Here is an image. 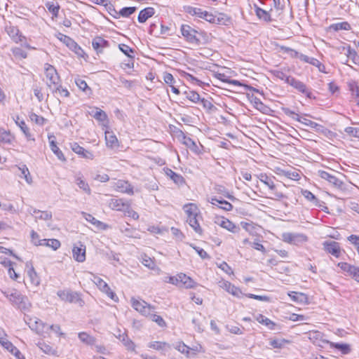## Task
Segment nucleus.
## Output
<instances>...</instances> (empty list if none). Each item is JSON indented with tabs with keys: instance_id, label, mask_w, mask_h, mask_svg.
Instances as JSON below:
<instances>
[{
	"instance_id": "obj_1",
	"label": "nucleus",
	"mask_w": 359,
	"mask_h": 359,
	"mask_svg": "<svg viewBox=\"0 0 359 359\" xmlns=\"http://www.w3.org/2000/svg\"><path fill=\"white\" fill-rule=\"evenodd\" d=\"M1 293L8 299L11 304L22 311L29 309L31 304L26 296L22 295L15 289L1 290Z\"/></svg>"
},
{
	"instance_id": "obj_2",
	"label": "nucleus",
	"mask_w": 359,
	"mask_h": 359,
	"mask_svg": "<svg viewBox=\"0 0 359 359\" xmlns=\"http://www.w3.org/2000/svg\"><path fill=\"white\" fill-rule=\"evenodd\" d=\"M24 320L29 328L37 334L44 336L45 334H48V324L43 323L39 318L34 316H25Z\"/></svg>"
},
{
	"instance_id": "obj_3",
	"label": "nucleus",
	"mask_w": 359,
	"mask_h": 359,
	"mask_svg": "<svg viewBox=\"0 0 359 359\" xmlns=\"http://www.w3.org/2000/svg\"><path fill=\"white\" fill-rule=\"evenodd\" d=\"M132 307L144 316H149L151 312H155V306H152L144 300L137 299L132 297L130 299Z\"/></svg>"
},
{
	"instance_id": "obj_4",
	"label": "nucleus",
	"mask_w": 359,
	"mask_h": 359,
	"mask_svg": "<svg viewBox=\"0 0 359 359\" xmlns=\"http://www.w3.org/2000/svg\"><path fill=\"white\" fill-rule=\"evenodd\" d=\"M180 32L185 40L193 45L199 46L201 40L197 36L198 32L189 25H182Z\"/></svg>"
},
{
	"instance_id": "obj_5",
	"label": "nucleus",
	"mask_w": 359,
	"mask_h": 359,
	"mask_svg": "<svg viewBox=\"0 0 359 359\" xmlns=\"http://www.w3.org/2000/svg\"><path fill=\"white\" fill-rule=\"evenodd\" d=\"M89 273L93 277V278H91L93 282L102 292L107 294V295L112 300L115 302L118 301V299L116 294L110 289L109 286L104 280L93 273L90 272Z\"/></svg>"
},
{
	"instance_id": "obj_6",
	"label": "nucleus",
	"mask_w": 359,
	"mask_h": 359,
	"mask_svg": "<svg viewBox=\"0 0 359 359\" xmlns=\"http://www.w3.org/2000/svg\"><path fill=\"white\" fill-rule=\"evenodd\" d=\"M57 294L63 301H67L70 303H76L81 306L84 304V302L81 298L79 294L76 292L59 290Z\"/></svg>"
},
{
	"instance_id": "obj_7",
	"label": "nucleus",
	"mask_w": 359,
	"mask_h": 359,
	"mask_svg": "<svg viewBox=\"0 0 359 359\" xmlns=\"http://www.w3.org/2000/svg\"><path fill=\"white\" fill-rule=\"evenodd\" d=\"M283 241L290 244L299 245L308 241V237L304 233H284L282 235Z\"/></svg>"
},
{
	"instance_id": "obj_8",
	"label": "nucleus",
	"mask_w": 359,
	"mask_h": 359,
	"mask_svg": "<svg viewBox=\"0 0 359 359\" xmlns=\"http://www.w3.org/2000/svg\"><path fill=\"white\" fill-rule=\"evenodd\" d=\"M45 74L47 79L46 83L50 88H51V87L53 86L57 85L59 83L60 77L55 68L53 66L48 63L45 64Z\"/></svg>"
},
{
	"instance_id": "obj_9",
	"label": "nucleus",
	"mask_w": 359,
	"mask_h": 359,
	"mask_svg": "<svg viewBox=\"0 0 359 359\" xmlns=\"http://www.w3.org/2000/svg\"><path fill=\"white\" fill-rule=\"evenodd\" d=\"M176 136L177 139L183 144L187 147L191 151L197 154L201 153L200 149L198 146L196 144V142L194 141L191 138L187 137L183 131H177Z\"/></svg>"
},
{
	"instance_id": "obj_10",
	"label": "nucleus",
	"mask_w": 359,
	"mask_h": 359,
	"mask_svg": "<svg viewBox=\"0 0 359 359\" xmlns=\"http://www.w3.org/2000/svg\"><path fill=\"white\" fill-rule=\"evenodd\" d=\"M109 207L113 210L126 213V211H128L130 207V204L128 201L123 198H111L109 202Z\"/></svg>"
},
{
	"instance_id": "obj_11",
	"label": "nucleus",
	"mask_w": 359,
	"mask_h": 359,
	"mask_svg": "<svg viewBox=\"0 0 359 359\" xmlns=\"http://www.w3.org/2000/svg\"><path fill=\"white\" fill-rule=\"evenodd\" d=\"M287 84L290 85L302 93L305 94L307 97H312V93L307 88L306 86L303 82L296 79L295 78L292 77L291 79H287Z\"/></svg>"
},
{
	"instance_id": "obj_12",
	"label": "nucleus",
	"mask_w": 359,
	"mask_h": 359,
	"mask_svg": "<svg viewBox=\"0 0 359 359\" xmlns=\"http://www.w3.org/2000/svg\"><path fill=\"white\" fill-rule=\"evenodd\" d=\"M74 259L79 262H83L86 260V245L81 242L74 245L72 249Z\"/></svg>"
},
{
	"instance_id": "obj_13",
	"label": "nucleus",
	"mask_w": 359,
	"mask_h": 359,
	"mask_svg": "<svg viewBox=\"0 0 359 359\" xmlns=\"http://www.w3.org/2000/svg\"><path fill=\"white\" fill-rule=\"evenodd\" d=\"M6 32L15 43L22 42L26 39L25 36L20 33L18 27L11 25H7Z\"/></svg>"
},
{
	"instance_id": "obj_14",
	"label": "nucleus",
	"mask_w": 359,
	"mask_h": 359,
	"mask_svg": "<svg viewBox=\"0 0 359 359\" xmlns=\"http://www.w3.org/2000/svg\"><path fill=\"white\" fill-rule=\"evenodd\" d=\"M113 187L116 191L123 194L128 195H133L134 194L133 187L128 181L118 180L114 183Z\"/></svg>"
},
{
	"instance_id": "obj_15",
	"label": "nucleus",
	"mask_w": 359,
	"mask_h": 359,
	"mask_svg": "<svg viewBox=\"0 0 359 359\" xmlns=\"http://www.w3.org/2000/svg\"><path fill=\"white\" fill-rule=\"evenodd\" d=\"M215 223L232 233H236L239 230V228L236 226L232 222L224 217H216L215 219Z\"/></svg>"
},
{
	"instance_id": "obj_16",
	"label": "nucleus",
	"mask_w": 359,
	"mask_h": 359,
	"mask_svg": "<svg viewBox=\"0 0 359 359\" xmlns=\"http://www.w3.org/2000/svg\"><path fill=\"white\" fill-rule=\"evenodd\" d=\"M71 149L74 153L79 155L82 158L90 160H93L94 158V155L91 151L85 149L83 147H81L77 142L71 143Z\"/></svg>"
},
{
	"instance_id": "obj_17",
	"label": "nucleus",
	"mask_w": 359,
	"mask_h": 359,
	"mask_svg": "<svg viewBox=\"0 0 359 359\" xmlns=\"http://www.w3.org/2000/svg\"><path fill=\"white\" fill-rule=\"evenodd\" d=\"M92 46L97 53L99 54L102 53L104 48L109 46V43L100 36H96L92 41Z\"/></svg>"
},
{
	"instance_id": "obj_18",
	"label": "nucleus",
	"mask_w": 359,
	"mask_h": 359,
	"mask_svg": "<svg viewBox=\"0 0 359 359\" xmlns=\"http://www.w3.org/2000/svg\"><path fill=\"white\" fill-rule=\"evenodd\" d=\"M219 287L222 289L225 290L229 293L231 294L232 295L240 297L242 294L241 290L236 287L235 285H232L230 282L226 280H222L219 283Z\"/></svg>"
},
{
	"instance_id": "obj_19",
	"label": "nucleus",
	"mask_w": 359,
	"mask_h": 359,
	"mask_svg": "<svg viewBox=\"0 0 359 359\" xmlns=\"http://www.w3.org/2000/svg\"><path fill=\"white\" fill-rule=\"evenodd\" d=\"M179 278V287H183L187 289L189 288H194L197 283L191 279L189 276H187L186 274L183 273H180L178 274Z\"/></svg>"
},
{
	"instance_id": "obj_20",
	"label": "nucleus",
	"mask_w": 359,
	"mask_h": 359,
	"mask_svg": "<svg viewBox=\"0 0 359 359\" xmlns=\"http://www.w3.org/2000/svg\"><path fill=\"white\" fill-rule=\"evenodd\" d=\"M26 266L28 268L27 273L30 283L34 286H38L40 284V278L35 271L32 263L27 262L26 264Z\"/></svg>"
},
{
	"instance_id": "obj_21",
	"label": "nucleus",
	"mask_w": 359,
	"mask_h": 359,
	"mask_svg": "<svg viewBox=\"0 0 359 359\" xmlns=\"http://www.w3.org/2000/svg\"><path fill=\"white\" fill-rule=\"evenodd\" d=\"M15 136L9 130L0 128V143L11 145L15 142Z\"/></svg>"
},
{
	"instance_id": "obj_22",
	"label": "nucleus",
	"mask_w": 359,
	"mask_h": 359,
	"mask_svg": "<svg viewBox=\"0 0 359 359\" xmlns=\"http://www.w3.org/2000/svg\"><path fill=\"white\" fill-rule=\"evenodd\" d=\"M105 141L107 147L111 149H115L119 146L118 140L112 131H105Z\"/></svg>"
},
{
	"instance_id": "obj_23",
	"label": "nucleus",
	"mask_w": 359,
	"mask_h": 359,
	"mask_svg": "<svg viewBox=\"0 0 359 359\" xmlns=\"http://www.w3.org/2000/svg\"><path fill=\"white\" fill-rule=\"evenodd\" d=\"M287 294L294 302L301 304L308 303L307 295L304 293L292 291L288 292Z\"/></svg>"
},
{
	"instance_id": "obj_24",
	"label": "nucleus",
	"mask_w": 359,
	"mask_h": 359,
	"mask_svg": "<svg viewBox=\"0 0 359 359\" xmlns=\"http://www.w3.org/2000/svg\"><path fill=\"white\" fill-rule=\"evenodd\" d=\"M301 193L308 201L311 202L316 207H321L322 204L324 203L323 201L318 199L313 193L307 189H302Z\"/></svg>"
},
{
	"instance_id": "obj_25",
	"label": "nucleus",
	"mask_w": 359,
	"mask_h": 359,
	"mask_svg": "<svg viewBox=\"0 0 359 359\" xmlns=\"http://www.w3.org/2000/svg\"><path fill=\"white\" fill-rule=\"evenodd\" d=\"M155 13V10L152 7H147L142 11H140L137 20L139 22L144 23L149 18L152 17Z\"/></svg>"
},
{
	"instance_id": "obj_26",
	"label": "nucleus",
	"mask_w": 359,
	"mask_h": 359,
	"mask_svg": "<svg viewBox=\"0 0 359 359\" xmlns=\"http://www.w3.org/2000/svg\"><path fill=\"white\" fill-rule=\"evenodd\" d=\"M318 175L322 179L327 180L329 183L332 184L334 187L340 182V180H339L337 177H335L334 175H333L325 170H318Z\"/></svg>"
},
{
	"instance_id": "obj_27",
	"label": "nucleus",
	"mask_w": 359,
	"mask_h": 359,
	"mask_svg": "<svg viewBox=\"0 0 359 359\" xmlns=\"http://www.w3.org/2000/svg\"><path fill=\"white\" fill-rule=\"evenodd\" d=\"M255 12L256 13V15L259 18L262 19L266 22H271V15L269 13L270 11H272V8L271 7L269 11L264 10L261 8H259L257 5H254Z\"/></svg>"
},
{
	"instance_id": "obj_28",
	"label": "nucleus",
	"mask_w": 359,
	"mask_h": 359,
	"mask_svg": "<svg viewBox=\"0 0 359 359\" xmlns=\"http://www.w3.org/2000/svg\"><path fill=\"white\" fill-rule=\"evenodd\" d=\"M15 122L16 125L20 127L27 140H34V138L32 137V135L29 132V128L23 120H20V117L18 116L15 119Z\"/></svg>"
},
{
	"instance_id": "obj_29",
	"label": "nucleus",
	"mask_w": 359,
	"mask_h": 359,
	"mask_svg": "<svg viewBox=\"0 0 359 359\" xmlns=\"http://www.w3.org/2000/svg\"><path fill=\"white\" fill-rule=\"evenodd\" d=\"M165 175L169 177L176 184L182 185L184 183V177L174 171H172L170 168L164 169Z\"/></svg>"
},
{
	"instance_id": "obj_30",
	"label": "nucleus",
	"mask_w": 359,
	"mask_h": 359,
	"mask_svg": "<svg viewBox=\"0 0 359 359\" xmlns=\"http://www.w3.org/2000/svg\"><path fill=\"white\" fill-rule=\"evenodd\" d=\"M55 138L54 136H49L48 139L50 141V147L51 151L57 156L58 159H60L62 161H65L66 158L62 152V151L59 149V147L57 146L55 141L53 140Z\"/></svg>"
},
{
	"instance_id": "obj_31",
	"label": "nucleus",
	"mask_w": 359,
	"mask_h": 359,
	"mask_svg": "<svg viewBox=\"0 0 359 359\" xmlns=\"http://www.w3.org/2000/svg\"><path fill=\"white\" fill-rule=\"evenodd\" d=\"M17 167L18 170L20 172L19 177L24 178L28 184H32L33 182L32 177L27 165L22 164Z\"/></svg>"
},
{
	"instance_id": "obj_32",
	"label": "nucleus",
	"mask_w": 359,
	"mask_h": 359,
	"mask_svg": "<svg viewBox=\"0 0 359 359\" xmlns=\"http://www.w3.org/2000/svg\"><path fill=\"white\" fill-rule=\"evenodd\" d=\"M39 245L41 246L48 247V248L53 249V250H57L61 246V243H60V241H58L57 239H55V238L41 239L40 241Z\"/></svg>"
},
{
	"instance_id": "obj_33",
	"label": "nucleus",
	"mask_w": 359,
	"mask_h": 359,
	"mask_svg": "<svg viewBox=\"0 0 359 359\" xmlns=\"http://www.w3.org/2000/svg\"><path fill=\"white\" fill-rule=\"evenodd\" d=\"M325 250L332 255L335 256L336 257H339L340 255V248L339 243L335 241H332L330 243H325Z\"/></svg>"
},
{
	"instance_id": "obj_34",
	"label": "nucleus",
	"mask_w": 359,
	"mask_h": 359,
	"mask_svg": "<svg viewBox=\"0 0 359 359\" xmlns=\"http://www.w3.org/2000/svg\"><path fill=\"white\" fill-rule=\"evenodd\" d=\"M198 217L199 213H197L196 215H193L192 217L191 216L187 218V222L196 233L201 234L202 229L198 223Z\"/></svg>"
},
{
	"instance_id": "obj_35",
	"label": "nucleus",
	"mask_w": 359,
	"mask_h": 359,
	"mask_svg": "<svg viewBox=\"0 0 359 359\" xmlns=\"http://www.w3.org/2000/svg\"><path fill=\"white\" fill-rule=\"evenodd\" d=\"M210 202L213 205H217V204H220L221 206L219 208L226 211H230L233 208V205L230 203L222 199H218L216 197L212 198Z\"/></svg>"
},
{
	"instance_id": "obj_36",
	"label": "nucleus",
	"mask_w": 359,
	"mask_h": 359,
	"mask_svg": "<svg viewBox=\"0 0 359 359\" xmlns=\"http://www.w3.org/2000/svg\"><path fill=\"white\" fill-rule=\"evenodd\" d=\"M304 62L306 63L311 64L313 66L316 67L319 72L323 73H326L325 71V67L323 64H322L318 59L315 57H303Z\"/></svg>"
},
{
	"instance_id": "obj_37",
	"label": "nucleus",
	"mask_w": 359,
	"mask_h": 359,
	"mask_svg": "<svg viewBox=\"0 0 359 359\" xmlns=\"http://www.w3.org/2000/svg\"><path fill=\"white\" fill-rule=\"evenodd\" d=\"M280 175L285 176L290 180H299L300 179L299 173L294 170H282L278 169L277 172Z\"/></svg>"
},
{
	"instance_id": "obj_38",
	"label": "nucleus",
	"mask_w": 359,
	"mask_h": 359,
	"mask_svg": "<svg viewBox=\"0 0 359 359\" xmlns=\"http://www.w3.org/2000/svg\"><path fill=\"white\" fill-rule=\"evenodd\" d=\"M136 9V7H124L118 12L115 10V8H113V11H114L116 15H114V18H118L119 16L128 18L130 15L135 12Z\"/></svg>"
},
{
	"instance_id": "obj_39",
	"label": "nucleus",
	"mask_w": 359,
	"mask_h": 359,
	"mask_svg": "<svg viewBox=\"0 0 359 359\" xmlns=\"http://www.w3.org/2000/svg\"><path fill=\"white\" fill-rule=\"evenodd\" d=\"M56 36L60 41H62L71 49L76 48L77 46V43L72 39H71L69 36L67 35H65L62 33H58L56 35Z\"/></svg>"
},
{
	"instance_id": "obj_40",
	"label": "nucleus",
	"mask_w": 359,
	"mask_h": 359,
	"mask_svg": "<svg viewBox=\"0 0 359 359\" xmlns=\"http://www.w3.org/2000/svg\"><path fill=\"white\" fill-rule=\"evenodd\" d=\"M120 341L123 343L127 350L130 351H135V343L128 338V334L126 332L122 333V338H120Z\"/></svg>"
},
{
	"instance_id": "obj_41",
	"label": "nucleus",
	"mask_w": 359,
	"mask_h": 359,
	"mask_svg": "<svg viewBox=\"0 0 359 359\" xmlns=\"http://www.w3.org/2000/svg\"><path fill=\"white\" fill-rule=\"evenodd\" d=\"M183 210H184L187 218L189 217H192L193 215H196L197 213H199V210L196 205L194 203H188L183 206Z\"/></svg>"
},
{
	"instance_id": "obj_42",
	"label": "nucleus",
	"mask_w": 359,
	"mask_h": 359,
	"mask_svg": "<svg viewBox=\"0 0 359 359\" xmlns=\"http://www.w3.org/2000/svg\"><path fill=\"white\" fill-rule=\"evenodd\" d=\"M29 212L33 214H38V215L35 216L36 219H41V220H50L52 219V213L48 211H40L36 209H33V212L29 210Z\"/></svg>"
},
{
	"instance_id": "obj_43",
	"label": "nucleus",
	"mask_w": 359,
	"mask_h": 359,
	"mask_svg": "<svg viewBox=\"0 0 359 359\" xmlns=\"http://www.w3.org/2000/svg\"><path fill=\"white\" fill-rule=\"evenodd\" d=\"M50 89L53 94H59L61 97H69L70 93L68 90L67 88H62V86L60 85L59 83L57 85L53 86Z\"/></svg>"
},
{
	"instance_id": "obj_44",
	"label": "nucleus",
	"mask_w": 359,
	"mask_h": 359,
	"mask_svg": "<svg viewBox=\"0 0 359 359\" xmlns=\"http://www.w3.org/2000/svg\"><path fill=\"white\" fill-rule=\"evenodd\" d=\"M78 337L79 339L86 345H93L96 341L95 337L84 332H79Z\"/></svg>"
},
{
	"instance_id": "obj_45",
	"label": "nucleus",
	"mask_w": 359,
	"mask_h": 359,
	"mask_svg": "<svg viewBox=\"0 0 359 359\" xmlns=\"http://www.w3.org/2000/svg\"><path fill=\"white\" fill-rule=\"evenodd\" d=\"M259 180L264 183L265 185H266L270 190L273 191L276 189V185L274 184V182L273 179L266 174H260L259 176Z\"/></svg>"
},
{
	"instance_id": "obj_46",
	"label": "nucleus",
	"mask_w": 359,
	"mask_h": 359,
	"mask_svg": "<svg viewBox=\"0 0 359 359\" xmlns=\"http://www.w3.org/2000/svg\"><path fill=\"white\" fill-rule=\"evenodd\" d=\"M330 29L338 32L339 30H350L351 29V25L348 22H341L332 24L330 26Z\"/></svg>"
},
{
	"instance_id": "obj_47",
	"label": "nucleus",
	"mask_w": 359,
	"mask_h": 359,
	"mask_svg": "<svg viewBox=\"0 0 359 359\" xmlns=\"http://www.w3.org/2000/svg\"><path fill=\"white\" fill-rule=\"evenodd\" d=\"M295 120L313 129L319 130V128L321 127L320 124L302 116H297V117L295 118Z\"/></svg>"
},
{
	"instance_id": "obj_48",
	"label": "nucleus",
	"mask_w": 359,
	"mask_h": 359,
	"mask_svg": "<svg viewBox=\"0 0 359 359\" xmlns=\"http://www.w3.org/2000/svg\"><path fill=\"white\" fill-rule=\"evenodd\" d=\"M148 347L157 351H160L166 348H170V345L164 341H151L148 344Z\"/></svg>"
},
{
	"instance_id": "obj_49",
	"label": "nucleus",
	"mask_w": 359,
	"mask_h": 359,
	"mask_svg": "<svg viewBox=\"0 0 359 359\" xmlns=\"http://www.w3.org/2000/svg\"><path fill=\"white\" fill-rule=\"evenodd\" d=\"M185 11L191 15H196L198 18L203 19L205 11H203L200 8L187 6V8H185Z\"/></svg>"
},
{
	"instance_id": "obj_50",
	"label": "nucleus",
	"mask_w": 359,
	"mask_h": 359,
	"mask_svg": "<svg viewBox=\"0 0 359 359\" xmlns=\"http://www.w3.org/2000/svg\"><path fill=\"white\" fill-rule=\"evenodd\" d=\"M206 21L213 23V24H219L223 19V18H220L219 17H217L208 11H205V14L203 15V18Z\"/></svg>"
},
{
	"instance_id": "obj_51",
	"label": "nucleus",
	"mask_w": 359,
	"mask_h": 359,
	"mask_svg": "<svg viewBox=\"0 0 359 359\" xmlns=\"http://www.w3.org/2000/svg\"><path fill=\"white\" fill-rule=\"evenodd\" d=\"M75 83L82 91L86 92L87 94L91 93V89L88 87L87 83L84 80L77 78L75 79Z\"/></svg>"
},
{
	"instance_id": "obj_52",
	"label": "nucleus",
	"mask_w": 359,
	"mask_h": 359,
	"mask_svg": "<svg viewBox=\"0 0 359 359\" xmlns=\"http://www.w3.org/2000/svg\"><path fill=\"white\" fill-rule=\"evenodd\" d=\"M346 55L348 57L351 58L353 62L355 65H359V56L354 49L351 48L350 46H348Z\"/></svg>"
},
{
	"instance_id": "obj_53",
	"label": "nucleus",
	"mask_w": 359,
	"mask_h": 359,
	"mask_svg": "<svg viewBox=\"0 0 359 359\" xmlns=\"http://www.w3.org/2000/svg\"><path fill=\"white\" fill-rule=\"evenodd\" d=\"M91 114L96 120L99 121H104L107 118L106 113L98 108H95V111H93Z\"/></svg>"
},
{
	"instance_id": "obj_54",
	"label": "nucleus",
	"mask_w": 359,
	"mask_h": 359,
	"mask_svg": "<svg viewBox=\"0 0 359 359\" xmlns=\"http://www.w3.org/2000/svg\"><path fill=\"white\" fill-rule=\"evenodd\" d=\"M29 117L32 122H34L36 124L39 126H43L46 122V119L45 118L41 116H39L34 112H31Z\"/></svg>"
},
{
	"instance_id": "obj_55",
	"label": "nucleus",
	"mask_w": 359,
	"mask_h": 359,
	"mask_svg": "<svg viewBox=\"0 0 359 359\" xmlns=\"http://www.w3.org/2000/svg\"><path fill=\"white\" fill-rule=\"evenodd\" d=\"M81 215L83 216V217L88 222H90L91 224H93V225L99 227L101 225L103 224V223L99 220H97V219H95L92 215L90 214H88V213H86L85 212H81Z\"/></svg>"
},
{
	"instance_id": "obj_56",
	"label": "nucleus",
	"mask_w": 359,
	"mask_h": 359,
	"mask_svg": "<svg viewBox=\"0 0 359 359\" xmlns=\"http://www.w3.org/2000/svg\"><path fill=\"white\" fill-rule=\"evenodd\" d=\"M184 95L189 100L194 103L198 102L201 100L199 94L195 91H185L184 92Z\"/></svg>"
},
{
	"instance_id": "obj_57",
	"label": "nucleus",
	"mask_w": 359,
	"mask_h": 359,
	"mask_svg": "<svg viewBox=\"0 0 359 359\" xmlns=\"http://www.w3.org/2000/svg\"><path fill=\"white\" fill-rule=\"evenodd\" d=\"M76 183L78 185V187L82 189L85 193L88 194V195L90 194L91 190L90 189V187L87 182H86L83 180H82L81 177H78L76 180Z\"/></svg>"
},
{
	"instance_id": "obj_58",
	"label": "nucleus",
	"mask_w": 359,
	"mask_h": 359,
	"mask_svg": "<svg viewBox=\"0 0 359 359\" xmlns=\"http://www.w3.org/2000/svg\"><path fill=\"white\" fill-rule=\"evenodd\" d=\"M142 264L149 269H154L156 267L154 261L146 255L142 256Z\"/></svg>"
},
{
	"instance_id": "obj_59",
	"label": "nucleus",
	"mask_w": 359,
	"mask_h": 359,
	"mask_svg": "<svg viewBox=\"0 0 359 359\" xmlns=\"http://www.w3.org/2000/svg\"><path fill=\"white\" fill-rule=\"evenodd\" d=\"M285 52L288 53L290 57L293 58H299L300 60L304 62L303 57H307V55H304L302 53H300L297 52V50L292 49L290 48H285Z\"/></svg>"
},
{
	"instance_id": "obj_60",
	"label": "nucleus",
	"mask_w": 359,
	"mask_h": 359,
	"mask_svg": "<svg viewBox=\"0 0 359 359\" xmlns=\"http://www.w3.org/2000/svg\"><path fill=\"white\" fill-rule=\"evenodd\" d=\"M152 321L156 323L160 327H165L166 323L163 318L158 315L154 313V312H151V314H149V316Z\"/></svg>"
},
{
	"instance_id": "obj_61",
	"label": "nucleus",
	"mask_w": 359,
	"mask_h": 359,
	"mask_svg": "<svg viewBox=\"0 0 359 359\" xmlns=\"http://www.w3.org/2000/svg\"><path fill=\"white\" fill-rule=\"evenodd\" d=\"M37 346L45 353L46 354H54L55 350L48 344H46L44 342H39L37 344Z\"/></svg>"
},
{
	"instance_id": "obj_62",
	"label": "nucleus",
	"mask_w": 359,
	"mask_h": 359,
	"mask_svg": "<svg viewBox=\"0 0 359 359\" xmlns=\"http://www.w3.org/2000/svg\"><path fill=\"white\" fill-rule=\"evenodd\" d=\"M46 6L48 11L51 13L54 16H57L60 10V6L57 4H55L53 1L47 2L46 4Z\"/></svg>"
},
{
	"instance_id": "obj_63",
	"label": "nucleus",
	"mask_w": 359,
	"mask_h": 359,
	"mask_svg": "<svg viewBox=\"0 0 359 359\" xmlns=\"http://www.w3.org/2000/svg\"><path fill=\"white\" fill-rule=\"evenodd\" d=\"M0 344L1 346L8 350L10 353H13L15 350V346L8 340L4 338H0Z\"/></svg>"
},
{
	"instance_id": "obj_64",
	"label": "nucleus",
	"mask_w": 359,
	"mask_h": 359,
	"mask_svg": "<svg viewBox=\"0 0 359 359\" xmlns=\"http://www.w3.org/2000/svg\"><path fill=\"white\" fill-rule=\"evenodd\" d=\"M174 347L182 353L188 355L189 353L190 348L182 341L176 343Z\"/></svg>"
}]
</instances>
